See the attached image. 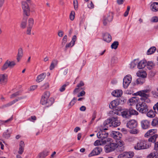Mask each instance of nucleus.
<instances>
[{"mask_svg":"<svg viewBox=\"0 0 158 158\" xmlns=\"http://www.w3.org/2000/svg\"><path fill=\"white\" fill-rule=\"evenodd\" d=\"M150 91V89H146L138 91L135 93L134 95L136 96H140L141 97L140 99L142 101L149 103L150 102V100L148 98L149 94L148 93Z\"/></svg>","mask_w":158,"mask_h":158,"instance_id":"f257e3e1","label":"nucleus"},{"mask_svg":"<svg viewBox=\"0 0 158 158\" xmlns=\"http://www.w3.org/2000/svg\"><path fill=\"white\" fill-rule=\"evenodd\" d=\"M107 144L105 146V149L106 153L112 152L117 148L116 143L113 142V140L110 138L106 139Z\"/></svg>","mask_w":158,"mask_h":158,"instance_id":"f03ea898","label":"nucleus"},{"mask_svg":"<svg viewBox=\"0 0 158 158\" xmlns=\"http://www.w3.org/2000/svg\"><path fill=\"white\" fill-rule=\"evenodd\" d=\"M151 145L146 141L141 140L137 142L134 146V149L137 150H143L148 148Z\"/></svg>","mask_w":158,"mask_h":158,"instance_id":"7ed1b4c3","label":"nucleus"},{"mask_svg":"<svg viewBox=\"0 0 158 158\" xmlns=\"http://www.w3.org/2000/svg\"><path fill=\"white\" fill-rule=\"evenodd\" d=\"M50 96V93L48 91H46L42 96L40 102L42 105H45L47 107L51 106L52 102L48 100Z\"/></svg>","mask_w":158,"mask_h":158,"instance_id":"20e7f679","label":"nucleus"},{"mask_svg":"<svg viewBox=\"0 0 158 158\" xmlns=\"http://www.w3.org/2000/svg\"><path fill=\"white\" fill-rule=\"evenodd\" d=\"M136 108L138 110L142 113H144L147 112L148 110V106L144 103H139L137 104Z\"/></svg>","mask_w":158,"mask_h":158,"instance_id":"39448f33","label":"nucleus"},{"mask_svg":"<svg viewBox=\"0 0 158 158\" xmlns=\"http://www.w3.org/2000/svg\"><path fill=\"white\" fill-rule=\"evenodd\" d=\"M22 8L23 14L27 16H29L30 15V10L28 4L27 2H23Z\"/></svg>","mask_w":158,"mask_h":158,"instance_id":"423d86ee","label":"nucleus"},{"mask_svg":"<svg viewBox=\"0 0 158 158\" xmlns=\"http://www.w3.org/2000/svg\"><path fill=\"white\" fill-rule=\"evenodd\" d=\"M132 77L131 75H128L125 77L123 79V86L124 88H127L131 83Z\"/></svg>","mask_w":158,"mask_h":158,"instance_id":"0eeeda50","label":"nucleus"},{"mask_svg":"<svg viewBox=\"0 0 158 158\" xmlns=\"http://www.w3.org/2000/svg\"><path fill=\"white\" fill-rule=\"evenodd\" d=\"M8 81V75L5 73H0V84L2 85H6Z\"/></svg>","mask_w":158,"mask_h":158,"instance_id":"6e6552de","label":"nucleus"},{"mask_svg":"<svg viewBox=\"0 0 158 158\" xmlns=\"http://www.w3.org/2000/svg\"><path fill=\"white\" fill-rule=\"evenodd\" d=\"M139 98L137 97H134L129 99L128 103L130 106L136 105V106L137 104H139L140 103L139 102Z\"/></svg>","mask_w":158,"mask_h":158,"instance_id":"1a4fd4ad","label":"nucleus"},{"mask_svg":"<svg viewBox=\"0 0 158 158\" xmlns=\"http://www.w3.org/2000/svg\"><path fill=\"white\" fill-rule=\"evenodd\" d=\"M134 155V153L133 152H124L119 155L118 157V158H131Z\"/></svg>","mask_w":158,"mask_h":158,"instance_id":"9d476101","label":"nucleus"},{"mask_svg":"<svg viewBox=\"0 0 158 158\" xmlns=\"http://www.w3.org/2000/svg\"><path fill=\"white\" fill-rule=\"evenodd\" d=\"M102 151V148L99 147H97L95 148L91 152L89 153L88 156L89 157L97 155L99 154Z\"/></svg>","mask_w":158,"mask_h":158,"instance_id":"9b49d317","label":"nucleus"},{"mask_svg":"<svg viewBox=\"0 0 158 158\" xmlns=\"http://www.w3.org/2000/svg\"><path fill=\"white\" fill-rule=\"evenodd\" d=\"M121 123L120 121L118 119L117 117L112 118V122L111 123V125L113 127H115L118 126Z\"/></svg>","mask_w":158,"mask_h":158,"instance_id":"f8f14e48","label":"nucleus"},{"mask_svg":"<svg viewBox=\"0 0 158 158\" xmlns=\"http://www.w3.org/2000/svg\"><path fill=\"white\" fill-rule=\"evenodd\" d=\"M111 136L117 140H119L122 137V134L118 131H113L111 134Z\"/></svg>","mask_w":158,"mask_h":158,"instance_id":"ddd939ff","label":"nucleus"},{"mask_svg":"<svg viewBox=\"0 0 158 158\" xmlns=\"http://www.w3.org/2000/svg\"><path fill=\"white\" fill-rule=\"evenodd\" d=\"M108 134L104 131H101L97 134L98 138L103 139L108 136Z\"/></svg>","mask_w":158,"mask_h":158,"instance_id":"4468645a","label":"nucleus"},{"mask_svg":"<svg viewBox=\"0 0 158 158\" xmlns=\"http://www.w3.org/2000/svg\"><path fill=\"white\" fill-rule=\"evenodd\" d=\"M23 55V51L22 48H19L18 50V53L16 56L17 62H19L22 58Z\"/></svg>","mask_w":158,"mask_h":158,"instance_id":"2eb2a0df","label":"nucleus"},{"mask_svg":"<svg viewBox=\"0 0 158 158\" xmlns=\"http://www.w3.org/2000/svg\"><path fill=\"white\" fill-rule=\"evenodd\" d=\"M137 124V122L135 120H131L129 121L127 124V126L128 127L132 129L135 127Z\"/></svg>","mask_w":158,"mask_h":158,"instance_id":"dca6fc26","label":"nucleus"},{"mask_svg":"<svg viewBox=\"0 0 158 158\" xmlns=\"http://www.w3.org/2000/svg\"><path fill=\"white\" fill-rule=\"evenodd\" d=\"M112 16L110 15H108L107 16L104 17L103 20V24L104 26H106L108 23L111 22L112 20Z\"/></svg>","mask_w":158,"mask_h":158,"instance_id":"f3484780","label":"nucleus"},{"mask_svg":"<svg viewBox=\"0 0 158 158\" xmlns=\"http://www.w3.org/2000/svg\"><path fill=\"white\" fill-rule=\"evenodd\" d=\"M18 101V99H15L6 104H3L1 107H0V108L1 109H4L5 108H7L12 105L13 104L15 103L16 102Z\"/></svg>","mask_w":158,"mask_h":158,"instance_id":"a211bd4d","label":"nucleus"},{"mask_svg":"<svg viewBox=\"0 0 158 158\" xmlns=\"http://www.w3.org/2000/svg\"><path fill=\"white\" fill-rule=\"evenodd\" d=\"M49 153V151L45 149L39 153L37 156L38 158H44L47 156Z\"/></svg>","mask_w":158,"mask_h":158,"instance_id":"6ab92c4d","label":"nucleus"},{"mask_svg":"<svg viewBox=\"0 0 158 158\" xmlns=\"http://www.w3.org/2000/svg\"><path fill=\"white\" fill-rule=\"evenodd\" d=\"M46 76V74L45 73H42L37 76L36 78V81L39 83L43 81L45 78Z\"/></svg>","mask_w":158,"mask_h":158,"instance_id":"aec40b11","label":"nucleus"},{"mask_svg":"<svg viewBox=\"0 0 158 158\" xmlns=\"http://www.w3.org/2000/svg\"><path fill=\"white\" fill-rule=\"evenodd\" d=\"M123 94V91L121 90H114L111 93L113 96L118 97L121 96Z\"/></svg>","mask_w":158,"mask_h":158,"instance_id":"412c9836","label":"nucleus"},{"mask_svg":"<svg viewBox=\"0 0 158 158\" xmlns=\"http://www.w3.org/2000/svg\"><path fill=\"white\" fill-rule=\"evenodd\" d=\"M19 148L18 153L20 154H22L24 151V149L25 147L24 142L22 141H21L19 143Z\"/></svg>","mask_w":158,"mask_h":158,"instance_id":"4be33fe9","label":"nucleus"},{"mask_svg":"<svg viewBox=\"0 0 158 158\" xmlns=\"http://www.w3.org/2000/svg\"><path fill=\"white\" fill-rule=\"evenodd\" d=\"M106 143V139L104 140L99 139L96 140L94 143L95 146L102 145L105 144Z\"/></svg>","mask_w":158,"mask_h":158,"instance_id":"5701e85b","label":"nucleus"},{"mask_svg":"<svg viewBox=\"0 0 158 158\" xmlns=\"http://www.w3.org/2000/svg\"><path fill=\"white\" fill-rule=\"evenodd\" d=\"M146 61L145 60H142L138 63L137 67L139 69H143L146 66Z\"/></svg>","mask_w":158,"mask_h":158,"instance_id":"b1692460","label":"nucleus"},{"mask_svg":"<svg viewBox=\"0 0 158 158\" xmlns=\"http://www.w3.org/2000/svg\"><path fill=\"white\" fill-rule=\"evenodd\" d=\"M149 122L146 120H143L141 122V127L144 129L148 128L149 126Z\"/></svg>","mask_w":158,"mask_h":158,"instance_id":"393cba45","label":"nucleus"},{"mask_svg":"<svg viewBox=\"0 0 158 158\" xmlns=\"http://www.w3.org/2000/svg\"><path fill=\"white\" fill-rule=\"evenodd\" d=\"M103 39L105 41L108 43L111 41V37L109 33H106L103 36Z\"/></svg>","mask_w":158,"mask_h":158,"instance_id":"a878e982","label":"nucleus"},{"mask_svg":"<svg viewBox=\"0 0 158 158\" xmlns=\"http://www.w3.org/2000/svg\"><path fill=\"white\" fill-rule=\"evenodd\" d=\"M147 158H158V152L155 150L147 156Z\"/></svg>","mask_w":158,"mask_h":158,"instance_id":"bb28decb","label":"nucleus"},{"mask_svg":"<svg viewBox=\"0 0 158 158\" xmlns=\"http://www.w3.org/2000/svg\"><path fill=\"white\" fill-rule=\"evenodd\" d=\"M136 74L137 76L140 77L142 78H145L147 76L146 72L143 70H141L138 71Z\"/></svg>","mask_w":158,"mask_h":158,"instance_id":"cd10ccee","label":"nucleus"},{"mask_svg":"<svg viewBox=\"0 0 158 158\" xmlns=\"http://www.w3.org/2000/svg\"><path fill=\"white\" fill-rule=\"evenodd\" d=\"M152 10L154 12L158 11V3L154 2L151 5Z\"/></svg>","mask_w":158,"mask_h":158,"instance_id":"c85d7f7f","label":"nucleus"},{"mask_svg":"<svg viewBox=\"0 0 158 158\" xmlns=\"http://www.w3.org/2000/svg\"><path fill=\"white\" fill-rule=\"evenodd\" d=\"M121 115L123 118H129L130 117L129 111L127 109H125L123 110L121 112Z\"/></svg>","mask_w":158,"mask_h":158,"instance_id":"c756f323","label":"nucleus"},{"mask_svg":"<svg viewBox=\"0 0 158 158\" xmlns=\"http://www.w3.org/2000/svg\"><path fill=\"white\" fill-rule=\"evenodd\" d=\"M58 63V61L56 60H53L52 63H51V65L49 67V69L50 70H52L56 66Z\"/></svg>","mask_w":158,"mask_h":158,"instance_id":"7c9ffc66","label":"nucleus"},{"mask_svg":"<svg viewBox=\"0 0 158 158\" xmlns=\"http://www.w3.org/2000/svg\"><path fill=\"white\" fill-rule=\"evenodd\" d=\"M156 131V129H153L149 130L145 135V137H148L150 135H152Z\"/></svg>","mask_w":158,"mask_h":158,"instance_id":"2f4dec72","label":"nucleus"},{"mask_svg":"<svg viewBox=\"0 0 158 158\" xmlns=\"http://www.w3.org/2000/svg\"><path fill=\"white\" fill-rule=\"evenodd\" d=\"M156 112L153 111L152 110H150L147 114V115L148 117L150 118H153L156 115Z\"/></svg>","mask_w":158,"mask_h":158,"instance_id":"473e14b6","label":"nucleus"},{"mask_svg":"<svg viewBox=\"0 0 158 158\" xmlns=\"http://www.w3.org/2000/svg\"><path fill=\"white\" fill-rule=\"evenodd\" d=\"M146 65L148 69H151L154 68L155 64L152 61H148Z\"/></svg>","mask_w":158,"mask_h":158,"instance_id":"72a5a7b5","label":"nucleus"},{"mask_svg":"<svg viewBox=\"0 0 158 158\" xmlns=\"http://www.w3.org/2000/svg\"><path fill=\"white\" fill-rule=\"evenodd\" d=\"M156 48L155 47L150 48L147 51V54L148 55H151L153 53L156 51Z\"/></svg>","mask_w":158,"mask_h":158,"instance_id":"f704fd0d","label":"nucleus"},{"mask_svg":"<svg viewBox=\"0 0 158 158\" xmlns=\"http://www.w3.org/2000/svg\"><path fill=\"white\" fill-rule=\"evenodd\" d=\"M118 102L117 101L113 100L112 101L110 104V108H113L118 105Z\"/></svg>","mask_w":158,"mask_h":158,"instance_id":"c9c22d12","label":"nucleus"},{"mask_svg":"<svg viewBox=\"0 0 158 158\" xmlns=\"http://www.w3.org/2000/svg\"><path fill=\"white\" fill-rule=\"evenodd\" d=\"M49 87V83L46 82L40 87V89L42 90H44L48 89Z\"/></svg>","mask_w":158,"mask_h":158,"instance_id":"e433bc0d","label":"nucleus"},{"mask_svg":"<svg viewBox=\"0 0 158 158\" xmlns=\"http://www.w3.org/2000/svg\"><path fill=\"white\" fill-rule=\"evenodd\" d=\"M10 133L9 132L8 130L5 131L3 134V137L6 139H8L10 137Z\"/></svg>","mask_w":158,"mask_h":158,"instance_id":"4c0bfd02","label":"nucleus"},{"mask_svg":"<svg viewBox=\"0 0 158 158\" xmlns=\"http://www.w3.org/2000/svg\"><path fill=\"white\" fill-rule=\"evenodd\" d=\"M128 111L130 114V116L131 115H137L138 114V112L135 110L133 109L132 108H130L128 110Z\"/></svg>","mask_w":158,"mask_h":158,"instance_id":"58836bf2","label":"nucleus"},{"mask_svg":"<svg viewBox=\"0 0 158 158\" xmlns=\"http://www.w3.org/2000/svg\"><path fill=\"white\" fill-rule=\"evenodd\" d=\"M157 136H158L157 135H154L153 136H151L148 139V141L152 142H155L156 139L157 138Z\"/></svg>","mask_w":158,"mask_h":158,"instance_id":"ea45409f","label":"nucleus"},{"mask_svg":"<svg viewBox=\"0 0 158 158\" xmlns=\"http://www.w3.org/2000/svg\"><path fill=\"white\" fill-rule=\"evenodd\" d=\"M27 25V18H24L21 24V27L23 28L26 27Z\"/></svg>","mask_w":158,"mask_h":158,"instance_id":"a19ab883","label":"nucleus"},{"mask_svg":"<svg viewBox=\"0 0 158 158\" xmlns=\"http://www.w3.org/2000/svg\"><path fill=\"white\" fill-rule=\"evenodd\" d=\"M9 67L10 68H13L15 65L16 63L14 61H7Z\"/></svg>","mask_w":158,"mask_h":158,"instance_id":"79ce46f5","label":"nucleus"},{"mask_svg":"<svg viewBox=\"0 0 158 158\" xmlns=\"http://www.w3.org/2000/svg\"><path fill=\"white\" fill-rule=\"evenodd\" d=\"M9 67L7 61L4 64L1 68V69L2 71H4Z\"/></svg>","mask_w":158,"mask_h":158,"instance_id":"37998d69","label":"nucleus"},{"mask_svg":"<svg viewBox=\"0 0 158 158\" xmlns=\"http://www.w3.org/2000/svg\"><path fill=\"white\" fill-rule=\"evenodd\" d=\"M28 24L29 27H32L34 24V19L32 18H29L28 20Z\"/></svg>","mask_w":158,"mask_h":158,"instance_id":"c03bdc74","label":"nucleus"},{"mask_svg":"<svg viewBox=\"0 0 158 158\" xmlns=\"http://www.w3.org/2000/svg\"><path fill=\"white\" fill-rule=\"evenodd\" d=\"M118 43L117 41H114L111 44V46L112 49H116L118 47Z\"/></svg>","mask_w":158,"mask_h":158,"instance_id":"a18cd8bd","label":"nucleus"},{"mask_svg":"<svg viewBox=\"0 0 158 158\" xmlns=\"http://www.w3.org/2000/svg\"><path fill=\"white\" fill-rule=\"evenodd\" d=\"M116 144H117V148L118 147H123L124 145V143L123 141L121 140H120L117 143H116Z\"/></svg>","mask_w":158,"mask_h":158,"instance_id":"49530a36","label":"nucleus"},{"mask_svg":"<svg viewBox=\"0 0 158 158\" xmlns=\"http://www.w3.org/2000/svg\"><path fill=\"white\" fill-rule=\"evenodd\" d=\"M75 12L74 11H72L70 14L69 18L71 20L73 21L75 18Z\"/></svg>","mask_w":158,"mask_h":158,"instance_id":"de8ad7c7","label":"nucleus"},{"mask_svg":"<svg viewBox=\"0 0 158 158\" xmlns=\"http://www.w3.org/2000/svg\"><path fill=\"white\" fill-rule=\"evenodd\" d=\"M150 21L152 23H157L158 22V17L154 16L152 17L150 20Z\"/></svg>","mask_w":158,"mask_h":158,"instance_id":"09e8293b","label":"nucleus"},{"mask_svg":"<svg viewBox=\"0 0 158 158\" xmlns=\"http://www.w3.org/2000/svg\"><path fill=\"white\" fill-rule=\"evenodd\" d=\"M21 94V92L20 91H18L12 94L10 96V98H14L19 95H20Z\"/></svg>","mask_w":158,"mask_h":158,"instance_id":"8fccbe9b","label":"nucleus"},{"mask_svg":"<svg viewBox=\"0 0 158 158\" xmlns=\"http://www.w3.org/2000/svg\"><path fill=\"white\" fill-rule=\"evenodd\" d=\"M152 123L153 126L158 125V118H156L153 119Z\"/></svg>","mask_w":158,"mask_h":158,"instance_id":"3c124183","label":"nucleus"},{"mask_svg":"<svg viewBox=\"0 0 158 158\" xmlns=\"http://www.w3.org/2000/svg\"><path fill=\"white\" fill-rule=\"evenodd\" d=\"M73 6L74 9L77 10L78 8V3L77 0H73Z\"/></svg>","mask_w":158,"mask_h":158,"instance_id":"603ef678","label":"nucleus"},{"mask_svg":"<svg viewBox=\"0 0 158 158\" xmlns=\"http://www.w3.org/2000/svg\"><path fill=\"white\" fill-rule=\"evenodd\" d=\"M137 62L135 61H134L131 62L130 64V68L131 69L134 68L136 65Z\"/></svg>","mask_w":158,"mask_h":158,"instance_id":"864d4df0","label":"nucleus"},{"mask_svg":"<svg viewBox=\"0 0 158 158\" xmlns=\"http://www.w3.org/2000/svg\"><path fill=\"white\" fill-rule=\"evenodd\" d=\"M118 60V58L116 57H112L111 60V64H113L116 63Z\"/></svg>","mask_w":158,"mask_h":158,"instance_id":"5fc2aeb1","label":"nucleus"},{"mask_svg":"<svg viewBox=\"0 0 158 158\" xmlns=\"http://www.w3.org/2000/svg\"><path fill=\"white\" fill-rule=\"evenodd\" d=\"M37 85H34L31 86L29 88V90L30 91H33L36 89L38 87Z\"/></svg>","mask_w":158,"mask_h":158,"instance_id":"6e6d98bb","label":"nucleus"},{"mask_svg":"<svg viewBox=\"0 0 158 158\" xmlns=\"http://www.w3.org/2000/svg\"><path fill=\"white\" fill-rule=\"evenodd\" d=\"M88 7L90 9H92L94 7V5L92 1L89 3L87 5Z\"/></svg>","mask_w":158,"mask_h":158,"instance_id":"4d7b16f0","label":"nucleus"},{"mask_svg":"<svg viewBox=\"0 0 158 158\" xmlns=\"http://www.w3.org/2000/svg\"><path fill=\"white\" fill-rule=\"evenodd\" d=\"M67 36L66 35H64L62 39V45H64L65 44L67 41Z\"/></svg>","mask_w":158,"mask_h":158,"instance_id":"13d9d810","label":"nucleus"},{"mask_svg":"<svg viewBox=\"0 0 158 158\" xmlns=\"http://www.w3.org/2000/svg\"><path fill=\"white\" fill-rule=\"evenodd\" d=\"M153 109L156 113L158 114V102L153 107Z\"/></svg>","mask_w":158,"mask_h":158,"instance_id":"bf43d9fd","label":"nucleus"},{"mask_svg":"<svg viewBox=\"0 0 158 158\" xmlns=\"http://www.w3.org/2000/svg\"><path fill=\"white\" fill-rule=\"evenodd\" d=\"M73 42H72V41H71V42L69 43V44H67L66 45V48H67L69 47H71L73 46L74 44H73Z\"/></svg>","mask_w":158,"mask_h":158,"instance_id":"052dcab7","label":"nucleus"},{"mask_svg":"<svg viewBox=\"0 0 158 158\" xmlns=\"http://www.w3.org/2000/svg\"><path fill=\"white\" fill-rule=\"evenodd\" d=\"M111 122H112V118H110L109 119H107L105 121V122L104 123V124H108Z\"/></svg>","mask_w":158,"mask_h":158,"instance_id":"680f3d73","label":"nucleus"},{"mask_svg":"<svg viewBox=\"0 0 158 158\" xmlns=\"http://www.w3.org/2000/svg\"><path fill=\"white\" fill-rule=\"evenodd\" d=\"M63 34H64V32H63V31H62L60 30L58 31V35L59 37H62L63 35Z\"/></svg>","mask_w":158,"mask_h":158,"instance_id":"e2e57ef3","label":"nucleus"},{"mask_svg":"<svg viewBox=\"0 0 158 158\" xmlns=\"http://www.w3.org/2000/svg\"><path fill=\"white\" fill-rule=\"evenodd\" d=\"M85 94V92L84 91H81L80 93L78 94L77 95L78 97L82 96H84Z\"/></svg>","mask_w":158,"mask_h":158,"instance_id":"0e129e2a","label":"nucleus"},{"mask_svg":"<svg viewBox=\"0 0 158 158\" xmlns=\"http://www.w3.org/2000/svg\"><path fill=\"white\" fill-rule=\"evenodd\" d=\"M26 99L27 97L26 96H23L19 97L17 99L18 100V101L21 99H23L24 101H25L26 100Z\"/></svg>","mask_w":158,"mask_h":158,"instance_id":"69168bd1","label":"nucleus"},{"mask_svg":"<svg viewBox=\"0 0 158 158\" xmlns=\"http://www.w3.org/2000/svg\"><path fill=\"white\" fill-rule=\"evenodd\" d=\"M108 1L107 0H105L103 1L102 2V5L103 6H104L108 4Z\"/></svg>","mask_w":158,"mask_h":158,"instance_id":"338daca9","label":"nucleus"},{"mask_svg":"<svg viewBox=\"0 0 158 158\" xmlns=\"http://www.w3.org/2000/svg\"><path fill=\"white\" fill-rule=\"evenodd\" d=\"M154 149L156 151L158 150V142L155 143Z\"/></svg>","mask_w":158,"mask_h":158,"instance_id":"774afa93","label":"nucleus"}]
</instances>
